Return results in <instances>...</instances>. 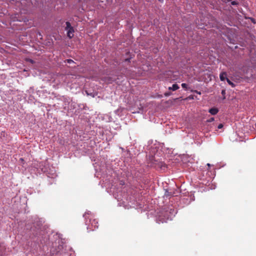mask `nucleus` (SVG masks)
<instances>
[{
  "mask_svg": "<svg viewBox=\"0 0 256 256\" xmlns=\"http://www.w3.org/2000/svg\"><path fill=\"white\" fill-rule=\"evenodd\" d=\"M255 126H256V124H255Z\"/></svg>",
  "mask_w": 256,
  "mask_h": 256,
  "instance_id": "17",
  "label": "nucleus"
},
{
  "mask_svg": "<svg viewBox=\"0 0 256 256\" xmlns=\"http://www.w3.org/2000/svg\"><path fill=\"white\" fill-rule=\"evenodd\" d=\"M222 127H223V124H220L218 126V129H220V128H222Z\"/></svg>",
  "mask_w": 256,
  "mask_h": 256,
  "instance_id": "9",
  "label": "nucleus"
},
{
  "mask_svg": "<svg viewBox=\"0 0 256 256\" xmlns=\"http://www.w3.org/2000/svg\"><path fill=\"white\" fill-rule=\"evenodd\" d=\"M67 62H68V63H69V64H70L71 62H74L72 60H70V59H69V60H67Z\"/></svg>",
  "mask_w": 256,
  "mask_h": 256,
  "instance_id": "11",
  "label": "nucleus"
},
{
  "mask_svg": "<svg viewBox=\"0 0 256 256\" xmlns=\"http://www.w3.org/2000/svg\"><path fill=\"white\" fill-rule=\"evenodd\" d=\"M208 112L212 115H215L218 112V108H210Z\"/></svg>",
  "mask_w": 256,
  "mask_h": 256,
  "instance_id": "3",
  "label": "nucleus"
},
{
  "mask_svg": "<svg viewBox=\"0 0 256 256\" xmlns=\"http://www.w3.org/2000/svg\"><path fill=\"white\" fill-rule=\"evenodd\" d=\"M226 81L230 85L232 86V87H234L235 86L234 84L228 78H226Z\"/></svg>",
  "mask_w": 256,
  "mask_h": 256,
  "instance_id": "6",
  "label": "nucleus"
},
{
  "mask_svg": "<svg viewBox=\"0 0 256 256\" xmlns=\"http://www.w3.org/2000/svg\"><path fill=\"white\" fill-rule=\"evenodd\" d=\"M236 4V2H235V1H233L232 2V5H235Z\"/></svg>",
  "mask_w": 256,
  "mask_h": 256,
  "instance_id": "12",
  "label": "nucleus"
},
{
  "mask_svg": "<svg viewBox=\"0 0 256 256\" xmlns=\"http://www.w3.org/2000/svg\"><path fill=\"white\" fill-rule=\"evenodd\" d=\"M226 73L225 72H222L220 75V78L221 80L224 81L225 79H226Z\"/></svg>",
  "mask_w": 256,
  "mask_h": 256,
  "instance_id": "5",
  "label": "nucleus"
},
{
  "mask_svg": "<svg viewBox=\"0 0 256 256\" xmlns=\"http://www.w3.org/2000/svg\"><path fill=\"white\" fill-rule=\"evenodd\" d=\"M159 2H163V0H158Z\"/></svg>",
  "mask_w": 256,
  "mask_h": 256,
  "instance_id": "14",
  "label": "nucleus"
},
{
  "mask_svg": "<svg viewBox=\"0 0 256 256\" xmlns=\"http://www.w3.org/2000/svg\"><path fill=\"white\" fill-rule=\"evenodd\" d=\"M208 166H210V164H208Z\"/></svg>",
  "mask_w": 256,
  "mask_h": 256,
  "instance_id": "16",
  "label": "nucleus"
},
{
  "mask_svg": "<svg viewBox=\"0 0 256 256\" xmlns=\"http://www.w3.org/2000/svg\"><path fill=\"white\" fill-rule=\"evenodd\" d=\"M66 30H67V36L69 38H71L74 36V28L72 26L70 23L68 22H66Z\"/></svg>",
  "mask_w": 256,
  "mask_h": 256,
  "instance_id": "1",
  "label": "nucleus"
},
{
  "mask_svg": "<svg viewBox=\"0 0 256 256\" xmlns=\"http://www.w3.org/2000/svg\"><path fill=\"white\" fill-rule=\"evenodd\" d=\"M222 94H225V90H222Z\"/></svg>",
  "mask_w": 256,
  "mask_h": 256,
  "instance_id": "13",
  "label": "nucleus"
},
{
  "mask_svg": "<svg viewBox=\"0 0 256 256\" xmlns=\"http://www.w3.org/2000/svg\"><path fill=\"white\" fill-rule=\"evenodd\" d=\"M98 222H96L95 220H94L93 222L92 223V225L94 226L95 228H98V226L96 225Z\"/></svg>",
  "mask_w": 256,
  "mask_h": 256,
  "instance_id": "7",
  "label": "nucleus"
},
{
  "mask_svg": "<svg viewBox=\"0 0 256 256\" xmlns=\"http://www.w3.org/2000/svg\"><path fill=\"white\" fill-rule=\"evenodd\" d=\"M179 88V86H178L176 84H173L172 86H170V87H169L168 88V90H172L173 91H174L176 90H177Z\"/></svg>",
  "mask_w": 256,
  "mask_h": 256,
  "instance_id": "4",
  "label": "nucleus"
},
{
  "mask_svg": "<svg viewBox=\"0 0 256 256\" xmlns=\"http://www.w3.org/2000/svg\"><path fill=\"white\" fill-rule=\"evenodd\" d=\"M116 78H112L111 76H107L104 78V82L107 83H112L115 81Z\"/></svg>",
  "mask_w": 256,
  "mask_h": 256,
  "instance_id": "2",
  "label": "nucleus"
},
{
  "mask_svg": "<svg viewBox=\"0 0 256 256\" xmlns=\"http://www.w3.org/2000/svg\"><path fill=\"white\" fill-rule=\"evenodd\" d=\"M168 95H169L168 94H165V96H168Z\"/></svg>",
  "mask_w": 256,
  "mask_h": 256,
  "instance_id": "15",
  "label": "nucleus"
},
{
  "mask_svg": "<svg viewBox=\"0 0 256 256\" xmlns=\"http://www.w3.org/2000/svg\"><path fill=\"white\" fill-rule=\"evenodd\" d=\"M187 86H188V85L186 84H185V83H182V86L184 88L186 89L187 88Z\"/></svg>",
  "mask_w": 256,
  "mask_h": 256,
  "instance_id": "8",
  "label": "nucleus"
},
{
  "mask_svg": "<svg viewBox=\"0 0 256 256\" xmlns=\"http://www.w3.org/2000/svg\"><path fill=\"white\" fill-rule=\"evenodd\" d=\"M214 120V118H212L209 120H208V122H212Z\"/></svg>",
  "mask_w": 256,
  "mask_h": 256,
  "instance_id": "10",
  "label": "nucleus"
}]
</instances>
